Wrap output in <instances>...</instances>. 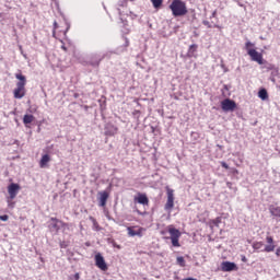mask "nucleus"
I'll return each instance as SVG.
<instances>
[{
	"label": "nucleus",
	"instance_id": "1",
	"mask_svg": "<svg viewBox=\"0 0 280 280\" xmlns=\"http://www.w3.org/2000/svg\"><path fill=\"white\" fill-rule=\"evenodd\" d=\"M15 78L20 81L16 83L13 96L15 100H23V97H25V85L27 84V79L22 73H15Z\"/></svg>",
	"mask_w": 280,
	"mask_h": 280
},
{
	"label": "nucleus",
	"instance_id": "2",
	"mask_svg": "<svg viewBox=\"0 0 280 280\" xmlns=\"http://www.w3.org/2000/svg\"><path fill=\"white\" fill-rule=\"evenodd\" d=\"M170 10L172 11L173 16H185L187 14V4L183 0H173L170 4Z\"/></svg>",
	"mask_w": 280,
	"mask_h": 280
},
{
	"label": "nucleus",
	"instance_id": "3",
	"mask_svg": "<svg viewBox=\"0 0 280 280\" xmlns=\"http://www.w3.org/2000/svg\"><path fill=\"white\" fill-rule=\"evenodd\" d=\"M60 229H63V231H66V229H69V223H65L58 218H50V220L48 221V230L50 231V233H52V235H58Z\"/></svg>",
	"mask_w": 280,
	"mask_h": 280
},
{
	"label": "nucleus",
	"instance_id": "4",
	"mask_svg": "<svg viewBox=\"0 0 280 280\" xmlns=\"http://www.w3.org/2000/svg\"><path fill=\"white\" fill-rule=\"evenodd\" d=\"M221 108L224 113H233L237 108V103L231 98H225L221 102Z\"/></svg>",
	"mask_w": 280,
	"mask_h": 280
},
{
	"label": "nucleus",
	"instance_id": "5",
	"mask_svg": "<svg viewBox=\"0 0 280 280\" xmlns=\"http://www.w3.org/2000/svg\"><path fill=\"white\" fill-rule=\"evenodd\" d=\"M168 233L171 235V242L173 246L175 247L180 246V243L178 242V240L180 238V231L176 228H170Z\"/></svg>",
	"mask_w": 280,
	"mask_h": 280
},
{
	"label": "nucleus",
	"instance_id": "6",
	"mask_svg": "<svg viewBox=\"0 0 280 280\" xmlns=\"http://www.w3.org/2000/svg\"><path fill=\"white\" fill-rule=\"evenodd\" d=\"M247 54L254 62H258V65H264V56L261 55V52L256 51L255 49H248Z\"/></svg>",
	"mask_w": 280,
	"mask_h": 280
},
{
	"label": "nucleus",
	"instance_id": "7",
	"mask_svg": "<svg viewBox=\"0 0 280 280\" xmlns=\"http://www.w3.org/2000/svg\"><path fill=\"white\" fill-rule=\"evenodd\" d=\"M19 191H21V186L19 184L11 183L8 186V194L10 200H14V198H16V196L19 195Z\"/></svg>",
	"mask_w": 280,
	"mask_h": 280
},
{
	"label": "nucleus",
	"instance_id": "8",
	"mask_svg": "<svg viewBox=\"0 0 280 280\" xmlns=\"http://www.w3.org/2000/svg\"><path fill=\"white\" fill-rule=\"evenodd\" d=\"M95 266L100 268V270H108L106 260L104 259V256H102L100 253L95 255Z\"/></svg>",
	"mask_w": 280,
	"mask_h": 280
},
{
	"label": "nucleus",
	"instance_id": "9",
	"mask_svg": "<svg viewBox=\"0 0 280 280\" xmlns=\"http://www.w3.org/2000/svg\"><path fill=\"white\" fill-rule=\"evenodd\" d=\"M237 269V265L235 262H231V261H223L221 264V270L223 272H233V270Z\"/></svg>",
	"mask_w": 280,
	"mask_h": 280
},
{
	"label": "nucleus",
	"instance_id": "10",
	"mask_svg": "<svg viewBox=\"0 0 280 280\" xmlns=\"http://www.w3.org/2000/svg\"><path fill=\"white\" fill-rule=\"evenodd\" d=\"M170 209H174V190H167V201L165 203V210L170 211Z\"/></svg>",
	"mask_w": 280,
	"mask_h": 280
},
{
	"label": "nucleus",
	"instance_id": "11",
	"mask_svg": "<svg viewBox=\"0 0 280 280\" xmlns=\"http://www.w3.org/2000/svg\"><path fill=\"white\" fill-rule=\"evenodd\" d=\"M118 128L113 124L105 125V135L106 137H115L117 135Z\"/></svg>",
	"mask_w": 280,
	"mask_h": 280
},
{
	"label": "nucleus",
	"instance_id": "12",
	"mask_svg": "<svg viewBox=\"0 0 280 280\" xmlns=\"http://www.w3.org/2000/svg\"><path fill=\"white\" fill-rule=\"evenodd\" d=\"M266 242H267L268 245H266L262 250L265 253L275 252L276 245H275V240L272 238V236H267Z\"/></svg>",
	"mask_w": 280,
	"mask_h": 280
},
{
	"label": "nucleus",
	"instance_id": "13",
	"mask_svg": "<svg viewBox=\"0 0 280 280\" xmlns=\"http://www.w3.org/2000/svg\"><path fill=\"white\" fill-rule=\"evenodd\" d=\"M135 202L139 205H149L150 199H148V195L139 192L137 197H135Z\"/></svg>",
	"mask_w": 280,
	"mask_h": 280
},
{
	"label": "nucleus",
	"instance_id": "14",
	"mask_svg": "<svg viewBox=\"0 0 280 280\" xmlns=\"http://www.w3.org/2000/svg\"><path fill=\"white\" fill-rule=\"evenodd\" d=\"M98 196V206L106 207V202L108 201V192L100 191Z\"/></svg>",
	"mask_w": 280,
	"mask_h": 280
},
{
	"label": "nucleus",
	"instance_id": "15",
	"mask_svg": "<svg viewBox=\"0 0 280 280\" xmlns=\"http://www.w3.org/2000/svg\"><path fill=\"white\" fill-rule=\"evenodd\" d=\"M129 237H141V229L135 230V228H127Z\"/></svg>",
	"mask_w": 280,
	"mask_h": 280
},
{
	"label": "nucleus",
	"instance_id": "16",
	"mask_svg": "<svg viewBox=\"0 0 280 280\" xmlns=\"http://www.w3.org/2000/svg\"><path fill=\"white\" fill-rule=\"evenodd\" d=\"M106 56H108V54H105V55H103L102 57H97L95 60H91L90 61V65L92 66V67H100V62H102V60H104V58H106Z\"/></svg>",
	"mask_w": 280,
	"mask_h": 280
},
{
	"label": "nucleus",
	"instance_id": "17",
	"mask_svg": "<svg viewBox=\"0 0 280 280\" xmlns=\"http://www.w3.org/2000/svg\"><path fill=\"white\" fill-rule=\"evenodd\" d=\"M269 211L275 218H280V207L270 206Z\"/></svg>",
	"mask_w": 280,
	"mask_h": 280
},
{
	"label": "nucleus",
	"instance_id": "18",
	"mask_svg": "<svg viewBox=\"0 0 280 280\" xmlns=\"http://www.w3.org/2000/svg\"><path fill=\"white\" fill-rule=\"evenodd\" d=\"M258 97L262 101L268 100V91L266 89H260L258 91Z\"/></svg>",
	"mask_w": 280,
	"mask_h": 280
},
{
	"label": "nucleus",
	"instance_id": "19",
	"mask_svg": "<svg viewBox=\"0 0 280 280\" xmlns=\"http://www.w3.org/2000/svg\"><path fill=\"white\" fill-rule=\"evenodd\" d=\"M49 161H51V158H49V154H44V155L42 156L40 162H39L40 167H45V165H47V163H48Z\"/></svg>",
	"mask_w": 280,
	"mask_h": 280
},
{
	"label": "nucleus",
	"instance_id": "20",
	"mask_svg": "<svg viewBox=\"0 0 280 280\" xmlns=\"http://www.w3.org/2000/svg\"><path fill=\"white\" fill-rule=\"evenodd\" d=\"M32 121H34V115H30V114L24 115L23 124H25V126H27V124H32Z\"/></svg>",
	"mask_w": 280,
	"mask_h": 280
},
{
	"label": "nucleus",
	"instance_id": "21",
	"mask_svg": "<svg viewBox=\"0 0 280 280\" xmlns=\"http://www.w3.org/2000/svg\"><path fill=\"white\" fill-rule=\"evenodd\" d=\"M253 248H254V250H261V248H264V243L255 242V243H253Z\"/></svg>",
	"mask_w": 280,
	"mask_h": 280
},
{
	"label": "nucleus",
	"instance_id": "22",
	"mask_svg": "<svg viewBox=\"0 0 280 280\" xmlns=\"http://www.w3.org/2000/svg\"><path fill=\"white\" fill-rule=\"evenodd\" d=\"M176 261H177V265L180 266V268H185V257L178 256Z\"/></svg>",
	"mask_w": 280,
	"mask_h": 280
},
{
	"label": "nucleus",
	"instance_id": "23",
	"mask_svg": "<svg viewBox=\"0 0 280 280\" xmlns=\"http://www.w3.org/2000/svg\"><path fill=\"white\" fill-rule=\"evenodd\" d=\"M151 3H153V8H161L163 0H151Z\"/></svg>",
	"mask_w": 280,
	"mask_h": 280
},
{
	"label": "nucleus",
	"instance_id": "24",
	"mask_svg": "<svg viewBox=\"0 0 280 280\" xmlns=\"http://www.w3.org/2000/svg\"><path fill=\"white\" fill-rule=\"evenodd\" d=\"M212 224H214V226H220V224H222V217H218L212 220Z\"/></svg>",
	"mask_w": 280,
	"mask_h": 280
},
{
	"label": "nucleus",
	"instance_id": "25",
	"mask_svg": "<svg viewBox=\"0 0 280 280\" xmlns=\"http://www.w3.org/2000/svg\"><path fill=\"white\" fill-rule=\"evenodd\" d=\"M90 220L93 222V226L96 229V231H100V224L97 223V220H95L93 217H90Z\"/></svg>",
	"mask_w": 280,
	"mask_h": 280
},
{
	"label": "nucleus",
	"instance_id": "26",
	"mask_svg": "<svg viewBox=\"0 0 280 280\" xmlns=\"http://www.w3.org/2000/svg\"><path fill=\"white\" fill-rule=\"evenodd\" d=\"M196 49H198V45H196V44L190 45L188 54H194L196 51Z\"/></svg>",
	"mask_w": 280,
	"mask_h": 280
},
{
	"label": "nucleus",
	"instance_id": "27",
	"mask_svg": "<svg viewBox=\"0 0 280 280\" xmlns=\"http://www.w3.org/2000/svg\"><path fill=\"white\" fill-rule=\"evenodd\" d=\"M264 69H266L267 71H272V69H275V65L266 62Z\"/></svg>",
	"mask_w": 280,
	"mask_h": 280
},
{
	"label": "nucleus",
	"instance_id": "28",
	"mask_svg": "<svg viewBox=\"0 0 280 280\" xmlns=\"http://www.w3.org/2000/svg\"><path fill=\"white\" fill-rule=\"evenodd\" d=\"M250 47H255V44H253L252 42H246L245 44V49L248 51V49H252Z\"/></svg>",
	"mask_w": 280,
	"mask_h": 280
},
{
	"label": "nucleus",
	"instance_id": "29",
	"mask_svg": "<svg viewBox=\"0 0 280 280\" xmlns=\"http://www.w3.org/2000/svg\"><path fill=\"white\" fill-rule=\"evenodd\" d=\"M271 71H272L271 72L272 78H275V75H278L279 73V69H277V67H275V69H272Z\"/></svg>",
	"mask_w": 280,
	"mask_h": 280
},
{
	"label": "nucleus",
	"instance_id": "30",
	"mask_svg": "<svg viewBox=\"0 0 280 280\" xmlns=\"http://www.w3.org/2000/svg\"><path fill=\"white\" fill-rule=\"evenodd\" d=\"M10 217H8V214L4 215H0V220H2V222H8Z\"/></svg>",
	"mask_w": 280,
	"mask_h": 280
},
{
	"label": "nucleus",
	"instance_id": "31",
	"mask_svg": "<svg viewBox=\"0 0 280 280\" xmlns=\"http://www.w3.org/2000/svg\"><path fill=\"white\" fill-rule=\"evenodd\" d=\"M2 21H5V13L0 12V23H1Z\"/></svg>",
	"mask_w": 280,
	"mask_h": 280
},
{
	"label": "nucleus",
	"instance_id": "32",
	"mask_svg": "<svg viewBox=\"0 0 280 280\" xmlns=\"http://www.w3.org/2000/svg\"><path fill=\"white\" fill-rule=\"evenodd\" d=\"M202 23H203L206 26H208L209 28L213 27V26L211 25V23H210L209 21H207V20H205Z\"/></svg>",
	"mask_w": 280,
	"mask_h": 280
},
{
	"label": "nucleus",
	"instance_id": "33",
	"mask_svg": "<svg viewBox=\"0 0 280 280\" xmlns=\"http://www.w3.org/2000/svg\"><path fill=\"white\" fill-rule=\"evenodd\" d=\"M221 167H224V170H229V164H226V162H221Z\"/></svg>",
	"mask_w": 280,
	"mask_h": 280
},
{
	"label": "nucleus",
	"instance_id": "34",
	"mask_svg": "<svg viewBox=\"0 0 280 280\" xmlns=\"http://www.w3.org/2000/svg\"><path fill=\"white\" fill-rule=\"evenodd\" d=\"M242 261L244 262V264H246V261H248V258H246V256H242Z\"/></svg>",
	"mask_w": 280,
	"mask_h": 280
},
{
	"label": "nucleus",
	"instance_id": "35",
	"mask_svg": "<svg viewBox=\"0 0 280 280\" xmlns=\"http://www.w3.org/2000/svg\"><path fill=\"white\" fill-rule=\"evenodd\" d=\"M276 255H277L278 257H280V247H278V248L276 249Z\"/></svg>",
	"mask_w": 280,
	"mask_h": 280
},
{
	"label": "nucleus",
	"instance_id": "36",
	"mask_svg": "<svg viewBox=\"0 0 280 280\" xmlns=\"http://www.w3.org/2000/svg\"><path fill=\"white\" fill-rule=\"evenodd\" d=\"M54 27H55V30H58V22H54Z\"/></svg>",
	"mask_w": 280,
	"mask_h": 280
},
{
	"label": "nucleus",
	"instance_id": "37",
	"mask_svg": "<svg viewBox=\"0 0 280 280\" xmlns=\"http://www.w3.org/2000/svg\"><path fill=\"white\" fill-rule=\"evenodd\" d=\"M9 207H10L11 209H14V202H9Z\"/></svg>",
	"mask_w": 280,
	"mask_h": 280
},
{
	"label": "nucleus",
	"instance_id": "38",
	"mask_svg": "<svg viewBox=\"0 0 280 280\" xmlns=\"http://www.w3.org/2000/svg\"><path fill=\"white\" fill-rule=\"evenodd\" d=\"M60 248H67V245H65V243H60Z\"/></svg>",
	"mask_w": 280,
	"mask_h": 280
},
{
	"label": "nucleus",
	"instance_id": "39",
	"mask_svg": "<svg viewBox=\"0 0 280 280\" xmlns=\"http://www.w3.org/2000/svg\"><path fill=\"white\" fill-rule=\"evenodd\" d=\"M113 246H115L116 248H121V246L117 245V243H113Z\"/></svg>",
	"mask_w": 280,
	"mask_h": 280
},
{
	"label": "nucleus",
	"instance_id": "40",
	"mask_svg": "<svg viewBox=\"0 0 280 280\" xmlns=\"http://www.w3.org/2000/svg\"><path fill=\"white\" fill-rule=\"evenodd\" d=\"M128 45H129V42H128V38H126L125 47H128Z\"/></svg>",
	"mask_w": 280,
	"mask_h": 280
},
{
	"label": "nucleus",
	"instance_id": "41",
	"mask_svg": "<svg viewBox=\"0 0 280 280\" xmlns=\"http://www.w3.org/2000/svg\"><path fill=\"white\" fill-rule=\"evenodd\" d=\"M183 280H197L196 278H186V279H183Z\"/></svg>",
	"mask_w": 280,
	"mask_h": 280
},
{
	"label": "nucleus",
	"instance_id": "42",
	"mask_svg": "<svg viewBox=\"0 0 280 280\" xmlns=\"http://www.w3.org/2000/svg\"><path fill=\"white\" fill-rule=\"evenodd\" d=\"M271 82H276L275 77L271 78Z\"/></svg>",
	"mask_w": 280,
	"mask_h": 280
},
{
	"label": "nucleus",
	"instance_id": "43",
	"mask_svg": "<svg viewBox=\"0 0 280 280\" xmlns=\"http://www.w3.org/2000/svg\"><path fill=\"white\" fill-rule=\"evenodd\" d=\"M212 16H215V11H214V12H212Z\"/></svg>",
	"mask_w": 280,
	"mask_h": 280
},
{
	"label": "nucleus",
	"instance_id": "44",
	"mask_svg": "<svg viewBox=\"0 0 280 280\" xmlns=\"http://www.w3.org/2000/svg\"><path fill=\"white\" fill-rule=\"evenodd\" d=\"M75 278L78 279V278H79V276L77 275V276H75Z\"/></svg>",
	"mask_w": 280,
	"mask_h": 280
},
{
	"label": "nucleus",
	"instance_id": "45",
	"mask_svg": "<svg viewBox=\"0 0 280 280\" xmlns=\"http://www.w3.org/2000/svg\"><path fill=\"white\" fill-rule=\"evenodd\" d=\"M214 27H218V25H214Z\"/></svg>",
	"mask_w": 280,
	"mask_h": 280
}]
</instances>
